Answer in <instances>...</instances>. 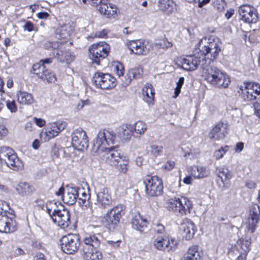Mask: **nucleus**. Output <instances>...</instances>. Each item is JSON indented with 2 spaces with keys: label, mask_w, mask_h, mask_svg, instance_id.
<instances>
[{
  "label": "nucleus",
  "mask_w": 260,
  "mask_h": 260,
  "mask_svg": "<svg viewBox=\"0 0 260 260\" xmlns=\"http://www.w3.org/2000/svg\"><path fill=\"white\" fill-rule=\"evenodd\" d=\"M143 70L141 66H137L129 69L125 77V83L128 85L134 79H139L142 77Z\"/></svg>",
  "instance_id": "35"
},
{
  "label": "nucleus",
  "mask_w": 260,
  "mask_h": 260,
  "mask_svg": "<svg viewBox=\"0 0 260 260\" xmlns=\"http://www.w3.org/2000/svg\"><path fill=\"white\" fill-rule=\"evenodd\" d=\"M229 125L221 120L216 123L209 133V138L217 141L224 139L228 134Z\"/></svg>",
  "instance_id": "15"
},
{
  "label": "nucleus",
  "mask_w": 260,
  "mask_h": 260,
  "mask_svg": "<svg viewBox=\"0 0 260 260\" xmlns=\"http://www.w3.org/2000/svg\"><path fill=\"white\" fill-rule=\"evenodd\" d=\"M108 31L107 29L97 31L95 34V37L97 38H105L107 36Z\"/></svg>",
  "instance_id": "55"
},
{
  "label": "nucleus",
  "mask_w": 260,
  "mask_h": 260,
  "mask_svg": "<svg viewBox=\"0 0 260 260\" xmlns=\"http://www.w3.org/2000/svg\"><path fill=\"white\" fill-rule=\"evenodd\" d=\"M14 150L8 147H0V161L6 162L14 153Z\"/></svg>",
  "instance_id": "41"
},
{
  "label": "nucleus",
  "mask_w": 260,
  "mask_h": 260,
  "mask_svg": "<svg viewBox=\"0 0 260 260\" xmlns=\"http://www.w3.org/2000/svg\"><path fill=\"white\" fill-rule=\"evenodd\" d=\"M52 219L58 226L64 229L71 224L70 212L65 208L62 210L54 209L52 212Z\"/></svg>",
  "instance_id": "13"
},
{
  "label": "nucleus",
  "mask_w": 260,
  "mask_h": 260,
  "mask_svg": "<svg viewBox=\"0 0 260 260\" xmlns=\"http://www.w3.org/2000/svg\"><path fill=\"white\" fill-rule=\"evenodd\" d=\"M83 244L81 250H85V249L90 250L92 248H98L101 244V241L95 235H87L83 240Z\"/></svg>",
  "instance_id": "29"
},
{
  "label": "nucleus",
  "mask_w": 260,
  "mask_h": 260,
  "mask_svg": "<svg viewBox=\"0 0 260 260\" xmlns=\"http://www.w3.org/2000/svg\"><path fill=\"white\" fill-rule=\"evenodd\" d=\"M182 224L183 236L186 240L193 238L197 231L195 224L189 219L186 218Z\"/></svg>",
  "instance_id": "30"
},
{
  "label": "nucleus",
  "mask_w": 260,
  "mask_h": 260,
  "mask_svg": "<svg viewBox=\"0 0 260 260\" xmlns=\"http://www.w3.org/2000/svg\"><path fill=\"white\" fill-rule=\"evenodd\" d=\"M18 224L15 217H7L5 220H0V232L13 233L17 230Z\"/></svg>",
  "instance_id": "24"
},
{
  "label": "nucleus",
  "mask_w": 260,
  "mask_h": 260,
  "mask_svg": "<svg viewBox=\"0 0 260 260\" xmlns=\"http://www.w3.org/2000/svg\"><path fill=\"white\" fill-rule=\"evenodd\" d=\"M113 166L120 173H126L129 167V160L125 156H124L121 158L117 165Z\"/></svg>",
  "instance_id": "40"
},
{
  "label": "nucleus",
  "mask_w": 260,
  "mask_h": 260,
  "mask_svg": "<svg viewBox=\"0 0 260 260\" xmlns=\"http://www.w3.org/2000/svg\"><path fill=\"white\" fill-rule=\"evenodd\" d=\"M44 247L43 245V243L39 240H35L34 242V250H40V249H44Z\"/></svg>",
  "instance_id": "56"
},
{
  "label": "nucleus",
  "mask_w": 260,
  "mask_h": 260,
  "mask_svg": "<svg viewBox=\"0 0 260 260\" xmlns=\"http://www.w3.org/2000/svg\"><path fill=\"white\" fill-rule=\"evenodd\" d=\"M198 46L200 52L193 55L177 57L174 60L175 64H210L216 58L220 51L218 39L213 36L202 38Z\"/></svg>",
  "instance_id": "1"
},
{
  "label": "nucleus",
  "mask_w": 260,
  "mask_h": 260,
  "mask_svg": "<svg viewBox=\"0 0 260 260\" xmlns=\"http://www.w3.org/2000/svg\"><path fill=\"white\" fill-rule=\"evenodd\" d=\"M172 46V43L169 42L166 39L159 40L157 42H156L155 44V47H159L162 49H167L171 47Z\"/></svg>",
  "instance_id": "46"
},
{
  "label": "nucleus",
  "mask_w": 260,
  "mask_h": 260,
  "mask_svg": "<svg viewBox=\"0 0 260 260\" xmlns=\"http://www.w3.org/2000/svg\"><path fill=\"white\" fill-rule=\"evenodd\" d=\"M72 144L75 148L81 151L86 150L89 147L88 137L82 128H78L73 132Z\"/></svg>",
  "instance_id": "12"
},
{
  "label": "nucleus",
  "mask_w": 260,
  "mask_h": 260,
  "mask_svg": "<svg viewBox=\"0 0 260 260\" xmlns=\"http://www.w3.org/2000/svg\"><path fill=\"white\" fill-rule=\"evenodd\" d=\"M260 219V207L257 204H252L250 208V214L248 218L247 229L253 233Z\"/></svg>",
  "instance_id": "19"
},
{
  "label": "nucleus",
  "mask_w": 260,
  "mask_h": 260,
  "mask_svg": "<svg viewBox=\"0 0 260 260\" xmlns=\"http://www.w3.org/2000/svg\"><path fill=\"white\" fill-rule=\"evenodd\" d=\"M93 83L97 88L110 90L117 85L116 79L109 74L96 72L93 77Z\"/></svg>",
  "instance_id": "9"
},
{
  "label": "nucleus",
  "mask_w": 260,
  "mask_h": 260,
  "mask_svg": "<svg viewBox=\"0 0 260 260\" xmlns=\"http://www.w3.org/2000/svg\"><path fill=\"white\" fill-rule=\"evenodd\" d=\"M79 193L77 188L69 187L67 188L66 193L62 196L63 202L69 205H74L79 197Z\"/></svg>",
  "instance_id": "32"
},
{
  "label": "nucleus",
  "mask_w": 260,
  "mask_h": 260,
  "mask_svg": "<svg viewBox=\"0 0 260 260\" xmlns=\"http://www.w3.org/2000/svg\"><path fill=\"white\" fill-rule=\"evenodd\" d=\"M36 207L39 209H44V208L45 207V202L43 200L37 199L36 201Z\"/></svg>",
  "instance_id": "57"
},
{
  "label": "nucleus",
  "mask_w": 260,
  "mask_h": 260,
  "mask_svg": "<svg viewBox=\"0 0 260 260\" xmlns=\"http://www.w3.org/2000/svg\"><path fill=\"white\" fill-rule=\"evenodd\" d=\"M216 173L218 177L220 179L223 187H227L230 184V180L232 178V174L229 169L225 167L216 168Z\"/></svg>",
  "instance_id": "31"
},
{
  "label": "nucleus",
  "mask_w": 260,
  "mask_h": 260,
  "mask_svg": "<svg viewBox=\"0 0 260 260\" xmlns=\"http://www.w3.org/2000/svg\"><path fill=\"white\" fill-rule=\"evenodd\" d=\"M188 172L194 179H201L207 177L209 170L205 166L193 165L191 166Z\"/></svg>",
  "instance_id": "33"
},
{
  "label": "nucleus",
  "mask_w": 260,
  "mask_h": 260,
  "mask_svg": "<svg viewBox=\"0 0 260 260\" xmlns=\"http://www.w3.org/2000/svg\"><path fill=\"white\" fill-rule=\"evenodd\" d=\"M25 254V251L20 247L14 248L11 252V255L13 257H17L21 255H24Z\"/></svg>",
  "instance_id": "50"
},
{
  "label": "nucleus",
  "mask_w": 260,
  "mask_h": 260,
  "mask_svg": "<svg viewBox=\"0 0 260 260\" xmlns=\"http://www.w3.org/2000/svg\"><path fill=\"white\" fill-rule=\"evenodd\" d=\"M157 5L160 11L170 15L177 10V5L173 0H157Z\"/></svg>",
  "instance_id": "26"
},
{
  "label": "nucleus",
  "mask_w": 260,
  "mask_h": 260,
  "mask_svg": "<svg viewBox=\"0 0 260 260\" xmlns=\"http://www.w3.org/2000/svg\"><path fill=\"white\" fill-rule=\"evenodd\" d=\"M9 134V130L4 122H0V140L4 139Z\"/></svg>",
  "instance_id": "48"
},
{
  "label": "nucleus",
  "mask_w": 260,
  "mask_h": 260,
  "mask_svg": "<svg viewBox=\"0 0 260 260\" xmlns=\"http://www.w3.org/2000/svg\"><path fill=\"white\" fill-rule=\"evenodd\" d=\"M81 197H79V203L81 205H85L86 202L88 201L90 198V197L88 194L86 193L85 191L81 192Z\"/></svg>",
  "instance_id": "49"
},
{
  "label": "nucleus",
  "mask_w": 260,
  "mask_h": 260,
  "mask_svg": "<svg viewBox=\"0 0 260 260\" xmlns=\"http://www.w3.org/2000/svg\"><path fill=\"white\" fill-rule=\"evenodd\" d=\"M166 204L170 212L181 217L190 214L193 207L192 202L188 198L182 196L168 199Z\"/></svg>",
  "instance_id": "5"
},
{
  "label": "nucleus",
  "mask_w": 260,
  "mask_h": 260,
  "mask_svg": "<svg viewBox=\"0 0 260 260\" xmlns=\"http://www.w3.org/2000/svg\"><path fill=\"white\" fill-rule=\"evenodd\" d=\"M226 6V3L224 0H215L214 2V7L218 11L222 12Z\"/></svg>",
  "instance_id": "47"
},
{
  "label": "nucleus",
  "mask_w": 260,
  "mask_h": 260,
  "mask_svg": "<svg viewBox=\"0 0 260 260\" xmlns=\"http://www.w3.org/2000/svg\"><path fill=\"white\" fill-rule=\"evenodd\" d=\"M83 3L89 4L92 6H96L100 0H81Z\"/></svg>",
  "instance_id": "59"
},
{
  "label": "nucleus",
  "mask_w": 260,
  "mask_h": 260,
  "mask_svg": "<svg viewBox=\"0 0 260 260\" xmlns=\"http://www.w3.org/2000/svg\"><path fill=\"white\" fill-rule=\"evenodd\" d=\"M234 14V10L233 9H228L225 14V17L227 19H230Z\"/></svg>",
  "instance_id": "63"
},
{
  "label": "nucleus",
  "mask_w": 260,
  "mask_h": 260,
  "mask_svg": "<svg viewBox=\"0 0 260 260\" xmlns=\"http://www.w3.org/2000/svg\"><path fill=\"white\" fill-rule=\"evenodd\" d=\"M260 102H254L249 103L248 104H252L254 110V114L260 118Z\"/></svg>",
  "instance_id": "52"
},
{
  "label": "nucleus",
  "mask_w": 260,
  "mask_h": 260,
  "mask_svg": "<svg viewBox=\"0 0 260 260\" xmlns=\"http://www.w3.org/2000/svg\"><path fill=\"white\" fill-rule=\"evenodd\" d=\"M66 126L64 122H52L47 124L45 128V141H49L57 136L62 131Z\"/></svg>",
  "instance_id": "16"
},
{
  "label": "nucleus",
  "mask_w": 260,
  "mask_h": 260,
  "mask_svg": "<svg viewBox=\"0 0 260 260\" xmlns=\"http://www.w3.org/2000/svg\"><path fill=\"white\" fill-rule=\"evenodd\" d=\"M88 51L89 57L92 62L99 64L108 55L110 51V46L104 41L99 42L92 44L89 47Z\"/></svg>",
  "instance_id": "7"
},
{
  "label": "nucleus",
  "mask_w": 260,
  "mask_h": 260,
  "mask_svg": "<svg viewBox=\"0 0 260 260\" xmlns=\"http://www.w3.org/2000/svg\"><path fill=\"white\" fill-rule=\"evenodd\" d=\"M230 146L225 145L221 146L219 149L214 152V157L216 160L222 158L224 154L229 150Z\"/></svg>",
  "instance_id": "42"
},
{
  "label": "nucleus",
  "mask_w": 260,
  "mask_h": 260,
  "mask_svg": "<svg viewBox=\"0 0 260 260\" xmlns=\"http://www.w3.org/2000/svg\"><path fill=\"white\" fill-rule=\"evenodd\" d=\"M131 223L134 229L143 232L147 227L148 221L140 213H137L132 216Z\"/></svg>",
  "instance_id": "28"
},
{
  "label": "nucleus",
  "mask_w": 260,
  "mask_h": 260,
  "mask_svg": "<svg viewBox=\"0 0 260 260\" xmlns=\"http://www.w3.org/2000/svg\"><path fill=\"white\" fill-rule=\"evenodd\" d=\"M176 162L174 160H168L161 166V170L165 172H168L175 168Z\"/></svg>",
  "instance_id": "43"
},
{
  "label": "nucleus",
  "mask_w": 260,
  "mask_h": 260,
  "mask_svg": "<svg viewBox=\"0 0 260 260\" xmlns=\"http://www.w3.org/2000/svg\"><path fill=\"white\" fill-rule=\"evenodd\" d=\"M16 190L19 194L26 196L31 192V185L26 182H20L17 184Z\"/></svg>",
  "instance_id": "39"
},
{
  "label": "nucleus",
  "mask_w": 260,
  "mask_h": 260,
  "mask_svg": "<svg viewBox=\"0 0 260 260\" xmlns=\"http://www.w3.org/2000/svg\"><path fill=\"white\" fill-rule=\"evenodd\" d=\"M145 193L150 197H157L164 193L162 179L157 175H147L143 180Z\"/></svg>",
  "instance_id": "6"
},
{
  "label": "nucleus",
  "mask_w": 260,
  "mask_h": 260,
  "mask_svg": "<svg viewBox=\"0 0 260 260\" xmlns=\"http://www.w3.org/2000/svg\"><path fill=\"white\" fill-rule=\"evenodd\" d=\"M143 100L148 105L152 106L154 104L155 89L151 83H147L142 89Z\"/></svg>",
  "instance_id": "27"
},
{
  "label": "nucleus",
  "mask_w": 260,
  "mask_h": 260,
  "mask_svg": "<svg viewBox=\"0 0 260 260\" xmlns=\"http://www.w3.org/2000/svg\"><path fill=\"white\" fill-rule=\"evenodd\" d=\"M191 176H192L190 175H188V176H187L185 177H184L183 180V182L186 184H191L192 182V181Z\"/></svg>",
  "instance_id": "62"
},
{
  "label": "nucleus",
  "mask_w": 260,
  "mask_h": 260,
  "mask_svg": "<svg viewBox=\"0 0 260 260\" xmlns=\"http://www.w3.org/2000/svg\"><path fill=\"white\" fill-rule=\"evenodd\" d=\"M99 12L107 18H115L117 16V8L115 5L108 3V0H100L98 3Z\"/></svg>",
  "instance_id": "20"
},
{
  "label": "nucleus",
  "mask_w": 260,
  "mask_h": 260,
  "mask_svg": "<svg viewBox=\"0 0 260 260\" xmlns=\"http://www.w3.org/2000/svg\"><path fill=\"white\" fill-rule=\"evenodd\" d=\"M125 45L131 53L137 55H146L152 48V44L144 40H136L127 41Z\"/></svg>",
  "instance_id": "11"
},
{
  "label": "nucleus",
  "mask_w": 260,
  "mask_h": 260,
  "mask_svg": "<svg viewBox=\"0 0 260 260\" xmlns=\"http://www.w3.org/2000/svg\"><path fill=\"white\" fill-rule=\"evenodd\" d=\"M80 245L79 235L69 234L63 236L60 239V246L62 251L68 254L76 253Z\"/></svg>",
  "instance_id": "8"
},
{
  "label": "nucleus",
  "mask_w": 260,
  "mask_h": 260,
  "mask_svg": "<svg viewBox=\"0 0 260 260\" xmlns=\"http://www.w3.org/2000/svg\"><path fill=\"white\" fill-rule=\"evenodd\" d=\"M239 255L237 257L236 260H247V257L248 253H239Z\"/></svg>",
  "instance_id": "61"
},
{
  "label": "nucleus",
  "mask_w": 260,
  "mask_h": 260,
  "mask_svg": "<svg viewBox=\"0 0 260 260\" xmlns=\"http://www.w3.org/2000/svg\"><path fill=\"white\" fill-rule=\"evenodd\" d=\"M126 207L121 204H117L108 210L101 219L103 225L109 231L116 230L125 214Z\"/></svg>",
  "instance_id": "4"
},
{
  "label": "nucleus",
  "mask_w": 260,
  "mask_h": 260,
  "mask_svg": "<svg viewBox=\"0 0 260 260\" xmlns=\"http://www.w3.org/2000/svg\"><path fill=\"white\" fill-rule=\"evenodd\" d=\"M154 230L158 234H162L165 232V227L161 223L154 224Z\"/></svg>",
  "instance_id": "51"
},
{
  "label": "nucleus",
  "mask_w": 260,
  "mask_h": 260,
  "mask_svg": "<svg viewBox=\"0 0 260 260\" xmlns=\"http://www.w3.org/2000/svg\"><path fill=\"white\" fill-rule=\"evenodd\" d=\"M116 138L114 132L104 129L99 132L94 143L98 152L101 153V159L112 166L117 165L121 158L124 156L118 147L110 146L114 144Z\"/></svg>",
  "instance_id": "2"
},
{
  "label": "nucleus",
  "mask_w": 260,
  "mask_h": 260,
  "mask_svg": "<svg viewBox=\"0 0 260 260\" xmlns=\"http://www.w3.org/2000/svg\"><path fill=\"white\" fill-rule=\"evenodd\" d=\"M251 238L245 236L239 238L231 249L236 250L238 253H249L251 250Z\"/></svg>",
  "instance_id": "21"
},
{
  "label": "nucleus",
  "mask_w": 260,
  "mask_h": 260,
  "mask_svg": "<svg viewBox=\"0 0 260 260\" xmlns=\"http://www.w3.org/2000/svg\"><path fill=\"white\" fill-rule=\"evenodd\" d=\"M34 74L49 83L54 82L56 78L54 74L46 69V66H34Z\"/></svg>",
  "instance_id": "22"
},
{
  "label": "nucleus",
  "mask_w": 260,
  "mask_h": 260,
  "mask_svg": "<svg viewBox=\"0 0 260 260\" xmlns=\"http://www.w3.org/2000/svg\"><path fill=\"white\" fill-rule=\"evenodd\" d=\"M23 28L25 30L30 31L32 30V24L29 21L26 22L23 26Z\"/></svg>",
  "instance_id": "60"
},
{
  "label": "nucleus",
  "mask_w": 260,
  "mask_h": 260,
  "mask_svg": "<svg viewBox=\"0 0 260 260\" xmlns=\"http://www.w3.org/2000/svg\"><path fill=\"white\" fill-rule=\"evenodd\" d=\"M73 26L69 23L63 24L57 28L55 32V37L58 39H67L71 34Z\"/></svg>",
  "instance_id": "37"
},
{
  "label": "nucleus",
  "mask_w": 260,
  "mask_h": 260,
  "mask_svg": "<svg viewBox=\"0 0 260 260\" xmlns=\"http://www.w3.org/2000/svg\"><path fill=\"white\" fill-rule=\"evenodd\" d=\"M6 163L10 168L14 170L18 171L21 170L23 167L22 161L14 152L10 155V158Z\"/></svg>",
  "instance_id": "36"
},
{
  "label": "nucleus",
  "mask_w": 260,
  "mask_h": 260,
  "mask_svg": "<svg viewBox=\"0 0 260 260\" xmlns=\"http://www.w3.org/2000/svg\"><path fill=\"white\" fill-rule=\"evenodd\" d=\"M242 92V98L247 104L260 102V84L254 82H247Z\"/></svg>",
  "instance_id": "10"
},
{
  "label": "nucleus",
  "mask_w": 260,
  "mask_h": 260,
  "mask_svg": "<svg viewBox=\"0 0 260 260\" xmlns=\"http://www.w3.org/2000/svg\"><path fill=\"white\" fill-rule=\"evenodd\" d=\"M34 121L36 124L40 127H42L46 124V121L41 118L34 117Z\"/></svg>",
  "instance_id": "54"
},
{
  "label": "nucleus",
  "mask_w": 260,
  "mask_h": 260,
  "mask_svg": "<svg viewBox=\"0 0 260 260\" xmlns=\"http://www.w3.org/2000/svg\"><path fill=\"white\" fill-rule=\"evenodd\" d=\"M114 71L118 77L122 76L124 73V66H115Z\"/></svg>",
  "instance_id": "53"
},
{
  "label": "nucleus",
  "mask_w": 260,
  "mask_h": 260,
  "mask_svg": "<svg viewBox=\"0 0 260 260\" xmlns=\"http://www.w3.org/2000/svg\"><path fill=\"white\" fill-rule=\"evenodd\" d=\"M18 102L22 105H30L32 103V96L25 91H20L17 96Z\"/></svg>",
  "instance_id": "38"
},
{
  "label": "nucleus",
  "mask_w": 260,
  "mask_h": 260,
  "mask_svg": "<svg viewBox=\"0 0 260 260\" xmlns=\"http://www.w3.org/2000/svg\"><path fill=\"white\" fill-rule=\"evenodd\" d=\"M36 259L35 260H47L45 257V255L42 253H37L36 255Z\"/></svg>",
  "instance_id": "64"
},
{
  "label": "nucleus",
  "mask_w": 260,
  "mask_h": 260,
  "mask_svg": "<svg viewBox=\"0 0 260 260\" xmlns=\"http://www.w3.org/2000/svg\"><path fill=\"white\" fill-rule=\"evenodd\" d=\"M97 201L99 204L104 208H107L112 205L113 201L109 189L104 187L97 194Z\"/></svg>",
  "instance_id": "23"
},
{
  "label": "nucleus",
  "mask_w": 260,
  "mask_h": 260,
  "mask_svg": "<svg viewBox=\"0 0 260 260\" xmlns=\"http://www.w3.org/2000/svg\"><path fill=\"white\" fill-rule=\"evenodd\" d=\"M6 106L11 113H16L18 111L17 105L15 100H7Z\"/></svg>",
  "instance_id": "45"
},
{
  "label": "nucleus",
  "mask_w": 260,
  "mask_h": 260,
  "mask_svg": "<svg viewBox=\"0 0 260 260\" xmlns=\"http://www.w3.org/2000/svg\"><path fill=\"white\" fill-rule=\"evenodd\" d=\"M122 129L123 136L128 137L132 135H134L135 133L136 136L138 137L144 134L146 131L147 125L142 121H138L135 123L134 125L130 124L123 125Z\"/></svg>",
  "instance_id": "17"
},
{
  "label": "nucleus",
  "mask_w": 260,
  "mask_h": 260,
  "mask_svg": "<svg viewBox=\"0 0 260 260\" xmlns=\"http://www.w3.org/2000/svg\"><path fill=\"white\" fill-rule=\"evenodd\" d=\"M163 147L161 146H159L155 145H153L150 147V153L155 157H157L161 155Z\"/></svg>",
  "instance_id": "44"
},
{
  "label": "nucleus",
  "mask_w": 260,
  "mask_h": 260,
  "mask_svg": "<svg viewBox=\"0 0 260 260\" xmlns=\"http://www.w3.org/2000/svg\"><path fill=\"white\" fill-rule=\"evenodd\" d=\"M85 250H81V255L83 260H102L103 259L102 252L98 248Z\"/></svg>",
  "instance_id": "34"
},
{
  "label": "nucleus",
  "mask_w": 260,
  "mask_h": 260,
  "mask_svg": "<svg viewBox=\"0 0 260 260\" xmlns=\"http://www.w3.org/2000/svg\"><path fill=\"white\" fill-rule=\"evenodd\" d=\"M153 244L159 250L168 251L175 250L177 246V242L174 238L169 235L158 236L153 241Z\"/></svg>",
  "instance_id": "14"
},
{
  "label": "nucleus",
  "mask_w": 260,
  "mask_h": 260,
  "mask_svg": "<svg viewBox=\"0 0 260 260\" xmlns=\"http://www.w3.org/2000/svg\"><path fill=\"white\" fill-rule=\"evenodd\" d=\"M203 252L199 245L190 246L183 255V260H202Z\"/></svg>",
  "instance_id": "25"
},
{
  "label": "nucleus",
  "mask_w": 260,
  "mask_h": 260,
  "mask_svg": "<svg viewBox=\"0 0 260 260\" xmlns=\"http://www.w3.org/2000/svg\"><path fill=\"white\" fill-rule=\"evenodd\" d=\"M201 76L207 83L215 87L227 88L231 83L230 77L215 66H203Z\"/></svg>",
  "instance_id": "3"
},
{
  "label": "nucleus",
  "mask_w": 260,
  "mask_h": 260,
  "mask_svg": "<svg viewBox=\"0 0 260 260\" xmlns=\"http://www.w3.org/2000/svg\"><path fill=\"white\" fill-rule=\"evenodd\" d=\"M239 13L242 20L247 23H255L257 19L256 10L249 5H243L239 8Z\"/></svg>",
  "instance_id": "18"
},
{
  "label": "nucleus",
  "mask_w": 260,
  "mask_h": 260,
  "mask_svg": "<svg viewBox=\"0 0 260 260\" xmlns=\"http://www.w3.org/2000/svg\"><path fill=\"white\" fill-rule=\"evenodd\" d=\"M244 148V143L242 142H238L236 144L235 148V151L236 152H240L242 151Z\"/></svg>",
  "instance_id": "58"
}]
</instances>
